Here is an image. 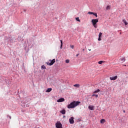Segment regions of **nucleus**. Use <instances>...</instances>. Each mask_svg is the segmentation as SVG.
<instances>
[{"instance_id":"1","label":"nucleus","mask_w":128,"mask_h":128,"mask_svg":"<svg viewBox=\"0 0 128 128\" xmlns=\"http://www.w3.org/2000/svg\"><path fill=\"white\" fill-rule=\"evenodd\" d=\"M80 102L73 101L70 104L68 105V108H76V106H80Z\"/></svg>"},{"instance_id":"2","label":"nucleus","mask_w":128,"mask_h":128,"mask_svg":"<svg viewBox=\"0 0 128 128\" xmlns=\"http://www.w3.org/2000/svg\"><path fill=\"white\" fill-rule=\"evenodd\" d=\"M92 22L94 28H98V26H96V23L98 22V19H93L92 20Z\"/></svg>"},{"instance_id":"3","label":"nucleus","mask_w":128,"mask_h":128,"mask_svg":"<svg viewBox=\"0 0 128 128\" xmlns=\"http://www.w3.org/2000/svg\"><path fill=\"white\" fill-rule=\"evenodd\" d=\"M50 62H47L46 64L48 66H52V64H54V62H56V59H53L52 60H49Z\"/></svg>"},{"instance_id":"4","label":"nucleus","mask_w":128,"mask_h":128,"mask_svg":"<svg viewBox=\"0 0 128 128\" xmlns=\"http://www.w3.org/2000/svg\"><path fill=\"white\" fill-rule=\"evenodd\" d=\"M56 128H62V124L60 122H57L56 124Z\"/></svg>"},{"instance_id":"5","label":"nucleus","mask_w":128,"mask_h":128,"mask_svg":"<svg viewBox=\"0 0 128 128\" xmlns=\"http://www.w3.org/2000/svg\"><path fill=\"white\" fill-rule=\"evenodd\" d=\"M74 117H71L69 119L70 123L71 124L74 123Z\"/></svg>"},{"instance_id":"6","label":"nucleus","mask_w":128,"mask_h":128,"mask_svg":"<svg viewBox=\"0 0 128 128\" xmlns=\"http://www.w3.org/2000/svg\"><path fill=\"white\" fill-rule=\"evenodd\" d=\"M110 80H116L118 78V76H115L114 77H110Z\"/></svg>"},{"instance_id":"7","label":"nucleus","mask_w":128,"mask_h":128,"mask_svg":"<svg viewBox=\"0 0 128 128\" xmlns=\"http://www.w3.org/2000/svg\"><path fill=\"white\" fill-rule=\"evenodd\" d=\"M102 32L99 33L98 40H99V41L102 40Z\"/></svg>"},{"instance_id":"8","label":"nucleus","mask_w":128,"mask_h":128,"mask_svg":"<svg viewBox=\"0 0 128 128\" xmlns=\"http://www.w3.org/2000/svg\"><path fill=\"white\" fill-rule=\"evenodd\" d=\"M58 102H64V98H60L57 100Z\"/></svg>"},{"instance_id":"9","label":"nucleus","mask_w":128,"mask_h":128,"mask_svg":"<svg viewBox=\"0 0 128 128\" xmlns=\"http://www.w3.org/2000/svg\"><path fill=\"white\" fill-rule=\"evenodd\" d=\"M94 106H90L88 107V108H89V110H94Z\"/></svg>"},{"instance_id":"10","label":"nucleus","mask_w":128,"mask_h":128,"mask_svg":"<svg viewBox=\"0 0 128 128\" xmlns=\"http://www.w3.org/2000/svg\"><path fill=\"white\" fill-rule=\"evenodd\" d=\"M52 90V88H48L47 89V90L46 91V92H50V91Z\"/></svg>"},{"instance_id":"11","label":"nucleus","mask_w":128,"mask_h":128,"mask_svg":"<svg viewBox=\"0 0 128 128\" xmlns=\"http://www.w3.org/2000/svg\"><path fill=\"white\" fill-rule=\"evenodd\" d=\"M60 112L62 114H66V110H60Z\"/></svg>"},{"instance_id":"12","label":"nucleus","mask_w":128,"mask_h":128,"mask_svg":"<svg viewBox=\"0 0 128 128\" xmlns=\"http://www.w3.org/2000/svg\"><path fill=\"white\" fill-rule=\"evenodd\" d=\"M122 22H124V24H125V26H128V22H126V19H124L123 20H122Z\"/></svg>"},{"instance_id":"13","label":"nucleus","mask_w":128,"mask_h":128,"mask_svg":"<svg viewBox=\"0 0 128 128\" xmlns=\"http://www.w3.org/2000/svg\"><path fill=\"white\" fill-rule=\"evenodd\" d=\"M104 122H106V120L104 119H102L100 120L101 124H104Z\"/></svg>"},{"instance_id":"14","label":"nucleus","mask_w":128,"mask_h":128,"mask_svg":"<svg viewBox=\"0 0 128 128\" xmlns=\"http://www.w3.org/2000/svg\"><path fill=\"white\" fill-rule=\"evenodd\" d=\"M74 86L75 88H80V84H75L74 85Z\"/></svg>"},{"instance_id":"15","label":"nucleus","mask_w":128,"mask_h":128,"mask_svg":"<svg viewBox=\"0 0 128 128\" xmlns=\"http://www.w3.org/2000/svg\"><path fill=\"white\" fill-rule=\"evenodd\" d=\"M100 92V89H98L97 90H95V91L94 92V94H96V92Z\"/></svg>"},{"instance_id":"16","label":"nucleus","mask_w":128,"mask_h":128,"mask_svg":"<svg viewBox=\"0 0 128 128\" xmlns=\"http://www.w3.org/2000/svg\"><path fill=\"white\" fill-rule=\"evenodd\" d=\"M76 20H77V22H80V18L78 17L76 18Z\"/></svg>"},{"instance_id":"17","label":"nucleus","mask_w":128,"mask_h":128,"mask_svg":"<svg viewBox=\"0 0 128 128\" xmlns=\"http://www.w3.org/2000/svg\"><path fill=\"white\" fill-rule=\"evenodd\" d=\"M92 96H96V98H98V94H93L92 95Z\"/></svg>"},{"instance_id":"18","label":"nucleus","mask_w":128,"mask_h":128,"mask_svg":"<svg viewBox=\"0 0 128 128\" xmlns=\"http://www.w3.org/2000/svg\"><path fill=\"white\" fill-rule=\"evenodd\" d=\"M106 10H110V6H108L106 8Z\"/></svg>"},{"instance_id":"19","label":"nucleus","mask_w":128,"mask_h":128,"mask_svg":"<svg viewBox=\"0 0 128 128\" xmlns=\"http://www.w3.org/2000/svg\"><path fill=\"white\" fill-rule=\"evenodd\" d=\"M103 62H104L103 60H100L98 62V64H102Z\"/></svg>"},{"instance_id":"20","label":"nucleus","mask_w":128,"mask_h":128,"mask_svg":"<svg viewBox=\"0 0 128 128\" xmlns=\"http://www.w3.org/2000/svg\"><path fill=\"white\" fill-rule=\"evenodd\" d=\"M60 42H61L60 48H62V40H60Z\"/></svg>"},{"instance_id":"21","label":"nucleus","mask_w":128,"mask_h":128,"mask_svg":"<svg viewBox=\"0 0 128 128\" xmlns=\"http://www.w3.org/2000/svg\"><path fill=\"white\" fill-rule=\"evenodd\" d=\"M66 64H68L70 62V60H66Z\"/></svg>"},{"instance_id":"22","label":"nucleus","mask_w":128,"mask_h":128,"mask_svg":"<svg viewBox=\"0 0 128 128\" xmlns=\"http://www.w3.org/2000/svg\"><path fill=\"white\" fill-rule=\"evenodd\" d=\"M93 15H94V16H96V18H98V14H97L96 13L94 12Z\"/></svg>"},{"instance_id":"23","label":"nucleus","mask_w":128,"mask_h":128,"mask_svg":"<svg viewBox=\"0 0 128 128\" xmlns=\"http://www.w3.org/2000/svg\"><path fill=\"white\" fill-rule=\"evenodd\" d=\"M70 47L71 48H72V49L74 48V45H70Z\"/></svg>"},{"instance_id":"24","label":"nucleus","mask_w":128,"mask_h":128,"mask_svg":"<svg viewBox=\"0 0 128 128\" xmlns=\"http://www.w3.org/2000/svg\"><path fill=\"white\" fill-rule=\"evenodd\" d=\"M88 14H94V12H88Z\"/></svg>"},{"instance_id":"25","label":"nucleus","mask_w":128,"mask_h":128,"mask_svg":"<svg viewBox=\"0 0 128 128\" xmlns=\"http://www.w3.org/2000/svg\"><path fill=\"white\" fill-rule=\"evenodd\" d=\"M124 60H126L124 58L122 59V62H124Z\"/></svg>"},{"instance_id":"26","label":"nucleus","mask_w":128,"mask_h":128,"mask_svg":"<svg viewBox=\"0 0 128 128\" xmlns=\"http://www.w3.org/2000/svg\"><path fill=\"white\" fill-rule=\"evenodd\" d=\"M42 68H44V69L46 68V66H42Z\"/></svg>"},{"instance_id":"27","label":"nucleus","mask_w":128,"mask_h":128,"mask_svg":"<svg viewBox=\"0 0 128 128\" xmlns=\"http://www.w3.org/2000/svg\"><path fill=\"white\" fill-rule=\"evenodd\" d=\"M80 56V54H78L76 55V56Z\"/></svg>"},{"instance_id":"28","label":"nucleus","mask_w":128,"mask_h":128,"mask_svg":"<svg viewBox=\"0 0 128 128\" xmlns=\"http://www.w3.org/2000/svg\"><path fill=\"white\" fill-rule=\"evenodd\" d=\"M123 112H126V111H125V110H124Z\"/></svg>"},{"instance_id":"29","label":"nucleus","mask_w":128,"mask_h":128,"mask_svg":"<svg viewBox=\"0 0 128 128\" xmlns=\"http://www.w3.org/2000/svg\"><path fill=\"white\" fill-rule=\"evenodd\" d=\"M90 50H90H92L90 49V50Z\"/></svg>"},{"instance_id":"30","label":"nucleus","mask_w":128,"mask_h":128,"mask_svg":"<svg viewBox=\"0 0 128 128\" xmlns=\"http://www.w3.org/2000/svg\"><path fill=\"white\" fill-rule=\"evenodd\" d=\"M83 51H84V49H83Z\"/></svg>"},{"instance_id":"31","label":"nucleus","mask_w":128,"mask_h":128,"mask_svg":"<svg viewBox=\"0 0 128 128\" xmlns=\"http://www.w3.org/2000/svg\"><path fill=\"white\" fill-rule=\"evenodd\" d=\"M64 118H66V116H64Z\"/></svg>"},{"instance_id":"32","label":"nucleus","mask_w":128,"mask_h":128,"mask_svg":"<svg viewBox=\"0 0 128 128\" xmlns=\"http://www.w3.org/2000/svg\"><path fill=\"white\" fill-rule=\"evenodd\" d=\"M10 118H12V117L10 116Z\"/></svg>"}]
</instances>
